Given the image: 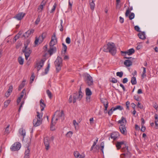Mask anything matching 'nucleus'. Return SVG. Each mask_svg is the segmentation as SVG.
<instances>
[{"instance_id":"1","label":"nucleus","mask_w":158,"mask_h":158,"mask_svg":"<svg viewBox=\"0 0 158 158\" xmlns=\"http://www.w3.org/2000/svg\"><path fill=\"white\" fill-rule=\"evenodd\" d=\"M103 51L106 52H109L113 55H115L117 52L114 44L110 42L108 43L107 45L104 46Z\"/></svg>"},{"instance_id":"2","label":"nucleus","mask_w":158,"mask_h":158,"mask_svg":"<svg viewBox=\"0 0 158 158\" xmlns=\"http://www.w3.org/2000/svg\"><path fill=\"white\" fill-rule=\"evenodd\" d=\"M56 72H58L61 69L62 65V60L61 58L58 56L54 62Z\"/></svg>"},{"instance_id":"3","label":"nucleus","mask_w":158,"mask_h":158,"mask_svg":"<svg viewBox=\"0 0 158 158\" xmlns=\"http://www.w3.org/2000/svg\"><path fill=\"white\" fill-rule=\"evenodd\" d=\"M22 52L24 53L26 60H27L31 53V50L29 48H27V45L25 44Z\"/></svg>"},{"instance_id":"4","label":"nucleus","mask_w":158,"mask_h":158,"mask_svg":"<svg viewBox=\"0 0 158 158\" xmlns=\"http://www.w3.org/2000/svg\"><path fill=\"white\" fill-rule=\"evenodd\" d=\"M84 77L86 83L88 85L91 86L93 84V81L92 77L88 74H85L84 75Z\"/></svg>"},{"instance_id":"5","label":"nucleus","mask_w":158,"mask_h":158,"mask_svg":"<svg viewBox=\"0 0 158 158\" xmlns=\"http://www.w3.org/2000/svg\"><path fill=\"white\" fill-rule=\"evenodd\" d=\"M55 115L56 116V121L59 119L61 121H62L64 119V114L62 110L61 111V112L59 111H56L55 113L54 116Z\"/></svg>"},{"instance_id":"6","label":"nucleus","mask_w":158,"mask_h":158,"mask_svg":"<svg viewBox=\"0 0 158 158\" xmlns=\"http://www.w3.org/2000/svg\"><path fill=\"white\" fill-rule=\"evenodd\" d=\"M46 35L45 33H43L42 35L39 37L38 38L36 37L35 41V44H40L43 42L44 39L46 37Z\"/></svg>"},{"instance_id":"7","label":"nucleus","mask_w":158,"mask_h":158,"mask_svg":"<svg viewBox=\"0 0 158 158\" xmlns=\"http://www.w3.org/2000/svg\"><path fill=\"white\" fill-rule=\"evenodd\" d=\"M21 147V144L19 142L15 143L10 147V149L12 151H16L19 150Z\"/></svg>"},{"instance_id":"8","label":"nucleus","mask_w":158,"mask_h":158,"mask_svg":"<svg viewBox=\"0 0 158 158\" xmlns=\"http://www.w3.org/2000/svg\"><path fill=\"white\" fill-rule=\"evenodd\" d=\"M25 15V14L23 12H20L16 14L13 18L18 20H21Z\"/></svg>"},{"instance_id":"9","label":"nucleus","mask_w":158,"mask_h":158,"mask_svg":"<svg viewBox=\"0 0 158 158\" xmlns=\"http://www.w3.org/2000/svg\"><path fill=\"white\" fill-rule=\"evenodd\" d=\"M49 139L48 137H46L44 139V143L45 147V149L47 150L49 149Z\"/></svg>"},{"instance_id":"10","label":"nucleus","mask_w":158,"mask_h":158,"mask_svg":"<svg viewBox=\"0 0 158 158\" xmlns=\"http://www.w3.org/2000/svg\"><path fill=\"white\" fill-rule=\"evenodd\" d=\"M42 119H38L35 118L33 121L34 126L37 127L40 125L42 123Z\"/></svg>"},{"instance_id":"11","label":"nucleus","mask_w":158,"mask_h":158,"mask_svg":"<svg viewBox=\"0 0 158 158\" xmlns=\"http://www.w3.org/2000/svg\"><path fill=\"white\" fill-rule=\"evenodd\" d=\"M57 43V39L56 35H54L53 37H52L51 40L50 42L49 45L50 46L54 47L55 45Z\"/></svg>"},{"instance_id":"12","label":"nucleus","mask_w":158,"mask_h":158,"mask_svg":"<svg viewBox=\"0 0 158 158\" xmlns=\"http://www.w3.org/2000/svg\"><path fill=\"white\" fill-rule=\"evenodd\" d=\"M44 61L42 60L41 61L36 63L35 67L36 68L37 70L39 71L44 65Z\"/></svg>"},{"instance_id":"13","label":"nucleus","mask_w":158,"mask_h":158,"mask_svg":"<svg viewBox=\"0 0 158 158\" xmlns=\"http://www.w3.org/2000/svg\"><path fill=\"white\" fill-rule=\"evenodd\" d=\"M119 129L121 133L124 135L127 134V131L126 128V125H120L119 127Z\"/></svg>"},{"instance_id":"14","label":"nucleus","mask_w":158,"mask_h":158,"mask_svg":"<svg viewBox=\"0 0 158 158\" xmlns=\"http://www.w3.org/2000/svg\"><path fill=\"white\" fill-rule=\"evenodd\" d=\"M34 31V30L33 29H31L28 30L27 32H25L23 35V36L25 38L29 37L31 35L33 34Z\"/></svg>"},{"instance_id":"15","label":"nucleus","mask_w":158,"mask_h":158,"mask_svg":"<svg viewBox=\"0 0 158 158\" xmlns=\"http://www.w3.org/2000/svg\"><path fill=\"white\" fill-rule=\"evenodd\" d=\"M56 51V48L55 47L50 46L49 50L48 51V52L50 56L52 55Z\"/></svg>"},{"instance_id":"16","label":"nucleus","mask_w":158,"mask_h":158,"mask_svg":"<svg viewBox=\"0 0 158 158\" xmlns=\"http://www.w3.org/2000/svg\"><path fill=\"white\" fill-rule=\"evenodd\" d=\"M119 136V133L117 132H114L112 133L110 136L111 138L113 140H115Z\"/></svg>"},{"instance_id":"17","label":"nucleus","mask_w":158,"mask_h":158,"mask_svg":"<svg viewBox=\"0 0 158 158\" xmlns=\"http://www.w3.org/2000/svg\"><path fill=\"white\" fill-rule=\"evenodd\" d=\"M127 122V121L126 118L123 116L121 117V119L118 121V123L120 124V125H126Z\"/></svg>"},{"instance_id":"18","label":"nucleus","mask_w":158,"mask_h":158,"mask_svg":"<svg viewBox=\"0 0 158 158\" xmlns=\"http://www.w3.org/2000/svg\"><path fill=\"white\" fill-rule=\"evenodd\" d=\"M30 151V148H29L28 146L27 147V149H26L24 158H29V153Z\"/></svg>"},{"instance_id":"19","label":"nucleus","mask_w":158,"mask_h":158,"mask_svg":"<svg viewBox=\"0 0 158 158\" xmlns=\"http://www.w3.org/2000/svg\"><path fill=\"white\" fill-rule=\"evenodd\" d=\"M13 89V88L12 85L10 86L7 92L5 94L6 97H8L10 95V93L12 91Z\"/></svg>"},{"instance_id":"20","label":"nucleus","mask_w":158,"mask_h":158,"mask_svg":"<svg viewBox=\"0 0 158 158\" xmlns=\"http://www.w3.org/2000/svg\"><path fill=\"white\" fill-rule=\"evenodd\" d=\"M139 38L143 40L146 39L145 34L144 32H140L138 34Z\"/></svg>"},{"instance_id":"21","label":"nucleus","mask_w":158,"mask_h":158,"mask_svg":"<svg viewBox=\"0 0 158 158\" xmlns=\"http://www.w3.org/2000/svg\"><path fill=\"white\" fill-rule=\"evenodd\" d=\"M74 155L76 158H85V156L80 155L77 151H75L74 152Z\"/></svg>"},{"instance_id":"22","label":"nucleus","mask_w":158,"mask_h":158,"mask_svg":"<svg viewBox=\"0 0 158 158\" xmlns=\"http://www.w3.org/2000/svg\"><path fill=\"white\" fill-rule=\"evenodd\" d=\"M124 64L127 67H130L132 65V62L129 60H127L124 61Z\"/></svg>"},{"instance_id":"23","label":"nucleus","mask_w":158,"mask_h":158,"mask_svg":"<svg viewBox=\"0 0 158 158\" xmlns=\"http://www.w3.org/2000/svg\"><path fill=\"white\" fill-rule=\"evenodd\" d=\"M40 105L41 107V111H43L44 110V108L45 107L46 105L44 103V101L43 99H41L40 101Z\"/></svg>"},{"instance_id":"24","label":"nucleus","mask_w":158,"mask_h":158,"mask_svg":"<svg viewBox=\"0 0 158 158\" xmlns=\"http://www.w3.org/2000/svg\"><path fill=\"white\" fill-rule=\"evenodd\" d=\"M124 144V141L117 142L116 143V146L117 149H119L122 147V146Z\"/></svg>"},{"instance_id":"25","label":"nucleus","mask_w":158,"mask_h":158,"mask_svg":"<svg viewBox=\"0 0 158 158\" xmlns=\"http://www.w3.org/2000/svg\"><path fill=\"white\" fill-rule=\"evenodd\" d=\"M94 0H89V3L91 9L94 10L95 7V4Z\"/></svg>"},{"instance_id":"26","label":"nucleus","mask_w":158,"mask_h":158,"mask_svg":"<svg viewBox=\"0 0 158 158\" xmlns=\"http://www.w3.org/2000/svg\"><path fill=\"white\" fill-rule=\"evenodd\" d=\"M45 5V3L42 2L41 4L40 5L38 8V10L39 12H41L43 10L44 6Z\"/></svg>"},{"instance_id":"27","label":"nucleus","mask_w":158,"mask_h":158,"mask_svg":"<svg viewBox=\"0 0 158 158\" xmlns=\"http://www.w3.org/2000/svg\"><path fill=\"white\" fill-rule=\"evenodd\" d=\"M133 10V7L132 6H130L128 7V9L126 10L125 13V16L126 17H127L128 16L129 14L130 13V11Z\"/></svg>"},{"instance_id":"28","label":"nucleus","mask_w":158,"mask_h":158,"mask_svg":"<svg viewBox=\"0 0 158 158\" xmlns=\"http://www.w3.org/2000/svg\"><path fill=\"white\" fill-rule=\"evenodd\" d=\"M19 131L20 135L23 136V139L24 136L26 135V132L25 130L23 129V128H21L19 129Z\"/></svg>"},{"instance_id":"29","label":"nucleus","mask_w":158,"mask_h":158,"mask_svg":"<svg viewBox=\"0 0 158 158\" xmlns=\"http://www.w3.org/2000/svg\"><path fill=\"white\" fill-rule=\"evenodd\" d=\"M83 93L81 91V87L80 88V90L79 91V93L78 94V100H80L82 98L83 95Z\"/></svg>"},{"instance_id":"30","label":"nucleus","mask_w":158,"mask_h":158,"mask_svg":"<svg viewBox=\"0 0 158 158\" xmlns=\"http://www.w3.org/2000/svg\"><path fill=\"white\" fill-rule=\"evenodd\" d=\"M134 52H135L134 49L133 48H131V49H130L128 50L127 51V54L128 55L130 56V55H132Z\"/></svg>"},{"instance_id":"31","label":"nucleus","mask_w":158,"mask_h":158,"mask_svg":"<svg viewBox=\"0 0 158 158\" xmlns=\"http://www.w3.org/2000/svg\"><path fill=\"white\" fill-rule=\"evenodd\" d=\"M73 102L75 103L76 102V101L77 99L78 100V93H76L74 94L73 96Z\"/></svg>"},{"instance_id":"32","label":"nucleus","mask_w":158,"mask_h":158,"mask_svg":"<svg viewBox=\"0 0 158 158\" xmlns=\"http://www.w3.org/2000/svg\"><path fill=\"white\" fill-rule=\"evenodd\" d=\"M85 93L86 96H90L92 94L90 89L89 88H86V89Z\"/></svg>"},{"instance_id":"33","label":"nucleus","mask_w":158,"mask_h":158,"mask_svg":"<svg viewBox=\"0 0 158 158\" xmlns=\"http://www.w3.org/2000/svg\"><path fill=\"white\" fill-rule=\"evenodd\" d=\"M26 81L25 80H23L22 81V83L19 85V88L18 90H20L25 86V82Z\"/></svg>"},{"instance_id":"34","label":"nucleus","mask_w":158,"mask_h":158,"mask_svg":"<svg viewBox=\"0 0 158 158\" xmlns=\"http://www.w3.org/2000/svg\"><path fill=\"white\" fill-rule=\"evenodd\" d=\"M113 111H115L117 110H122L123 109V108L121 106L118 105L116 106L115 107H113Z\"/></svg>"},{"instance_id":"35","label":"nucleus","mask_w":158,"mask_h":158,"mask_svg":"<svg viewBox=\"0 0 158 158\" xmlns=\"http://www.w3.org/2000/svg\"><path fill=\"white\" fill-rule=\"evenodd\" d=\"M131 82L132 85H134L136 84L137 81L136 78L135 77H132Z\"/></svg>"},{"instance_id":"36","label":"nucleus","mask_w":158,"mask_h":158,"mask_svg":"<svg viewBox=\"0 0 158 158\" xmlns=\"http://www.w3.org/2000/svg\"><path fill=\"white\" fill-rule=\"evenodd\" d=\"M18 60L19 64L21 65H23V64L24 59L21 56H19L18 58Z\"/></svg>"},{"instance_id":"37","label":"nucleus","mask_w":158,"mask_h":158,"mask_svg":"<svg viewBox=\"0 0 158 158\" xmlns=\"http://www.w3.org/2000/svg\"><path fill=\"white\" fill-rule=\"evenodd\" d=\"M25 143L26 144V145H27V147L28 146L29 147L30 146L31 143V139L29 138L27 139V140L25 142Z\"/></svg>"},{"instance_id":"38","label":"nucleus","mask_w":158,"mask_h":158,"mask_svg":"<svg viewBox=\"0 0 158 158\" xmlns=\"http://www.w3.org/2000/svg\"><path fill=\"white\" fill-rule=\"evenodd\" d=\"M43 114H40L39 112H37V118L38 119H42Z\"/></svg>"},{"instance_id":"39","label":"nucleus","mask_w":158,"mask_h":158,"mask_svg":"<svg viewBox=\"0 0 158 158\" xmlns=\"http://www.w3.org/2000/svg\"><path fill=\"white\" fill-rule=\"evenodd\" d=\"M10 102V100H7L5 101L4 102V107H6Z\"/></svg>"},{"instance_id":"40","label":"nucleus","mask_w":158,"mask_h":158,"mask_svg":"<svg viewBox=\"0 0 158 158\" xmlns=\"http://www.w3.org/2000/svg\"><path fill=\"white\" fill-rule=\"evenodd\" d=\"M46 92L48 97L50 99H51L52 98V94L51 92L48 89L47 90Z\"/></svg>"},{"instance_id":"41","label":"nucleus","mask_w":158,"mask_h":158,"mask_svg":"<svg viewBox=\"0 0 158 158\" xmlns=\"http://www.w3.org/2000/svg\"><path fill=\"white\" fill-rule=\"evenodd\" d=\"M123 73L122 71L120 72H117L116 73L117 76L119 77L120 78H121L123 77Z\"/></svg>"},{"instance_id":"42","label":"nucleus","mask_w":158,"mask_h":158,"mask_svg":"<svg viewBox=\"0 0 158 158\" xmlns=\"http://www.w3.org/2000/svg\"><path fill=\"white\" fill-rule=\"evenodd\" d=\"M23 94H21L20 96L19 97L18 99H17V102L18 104L21 102V100L23 97Z\"/></svg>"},{"instance_id":"43","label":"nucleus","mask_w":158,"mask_h":158,"mask_svg":"<svg viewBox=\"0 0 158 158\" xmlns=\"http://www.w3.org/2000/svg\"><path fill=\"white\" fill-rule=\"evenodd\" d=\"M134 14L133 13H131L129 16V18L130 20H131L134 18Z\"/></svg>"},{"instance_id":"44","label":"nucleus","mask_w":158,"mask_h":158,"mask_svg":"<svg viewBox=\"0 0 158 158\" xmlns=\"http://www.w3.org/2000/svg\"><path fill=\"white\" fill-rule=\"evenodd\" d=\"M40 17L39 16L37 18L36 21L35 22V24L37 25H38L39 22H40Z\"/></svg>"},{"instance_id":"45","label":"nucleus","mask_w":158,"mask_h":158,"mask_svg":"<svg viewBox=\"0 0 158 158\" xmlns=\"http://www.w3.org/2000/svg\"><path fill=\"white\" fill-rule=\"evenodd\" d=\"M35 78V76L34 75V73H32V74L31 77L30 79V83H31L34 81V79Z\"/></svg>"},{"instance_id":"46","label":"nucleus","mask_w":158,"mask_h":158,"mask_svg":"<svg viewBox=\"0 0 158 158\" xmlns=\"http://www.w3.org/2000/svg\"><path fill=\"white\" fill-rule=\"evenodd\" d=\"M63 23V20L62 19L60 20V31H63V26L62 25Z\"/></svg>"},{"instance_id":"47","label":"nucleus","mask_w":158,"mask_h":158,"mask_svg":"<svg viewBox=\"0 0 158 158\" xmlns=\"http://www.w3.org/2000/svg\"><path fill=\"white\" fill-rule=\"evenodd\" d=\"M56 4L55 3L53 6V7L50 11L51 13H52L55 10L56 8Z\"/></svg>"},{"instance_id":"48","label":"nucleus","mask_w":158,"mask_h":158,"mask_svg":"<svg viewBox=\"0 0 158 158\" xmlns=\"http://www.w3.org/2000/svg\"><path fill=\"white\" fill-rule=\"evenodd\" d=\"M50 66V64L49 63L48 64L47 67L46 68V69H45V73L46 74H47L48 73L49 71V70Z\"/></svg>"},{"instance_id":"49","label":"nucleus","mask_w":158,"mask_h":158,"mask_svg":"<svg viewBox=\"0 0 158 158\" xmlns=\"http://www.w3.org/2000/svg\"><path fill=\"white\" fill-rule=\"evenodd\" d=\"M20 35L18 34L14 38V40L15 42L16 40L18 39L20 37Z\"/></svg>"},{"instance_id":"50","label":"nucleus","mask_w":158,"mask_h":158,"mask_svg":"<svg viewBox=\"0 0 158 158\" xmlns=\"http://www.w3.org/2000/svg\"><path fill=\"white\" fill-rule=\"evenodd\" d=\"M125 147H123V148L122 149V150L123 152H128V147L127 146L125 145Z\"/></svg>"},{"instance_id":"51","label":"nucleus","mask_w":158,"mask_h":158,"mask_svg":"<svg viewBox=\"0 0 158 158\" xmlns=\"http://www.w3.org/2000/svg\"><path fill=\"white\" fill-rule=\"evenodd\" d=\"M73 123L74 125L75 126V129H76L77 127V126H78V123L76 122V121L75 120H74L73 121Z\"/></svg>"},{"instance_id":"52","label":"nucleus","mask_w":158,"mask_h":158,"mask_svg":"<svg viewBox=\"0 0 158 158\" xmlns=\"http://www.w3.org/2000/svg\"><path fill=\"white\" fill-rule=\"evenodd\" d=\"M10 127V125H8L5 129V133L8 134L9 133V128Z\"/></svg>"},{"instance_id":"53","label":"nucleus","mask_w":158,"mask_h":158,"mask_svg":"<svg viewBox=\"0 0 158 158\" xmlns=\"http://www.w3.org/2000/svg\"><path fill=\"white\" fill-rule=\"evenodd\" d=\"M73 132L71 131H69L66 134V135L68 137H70L72 136L73 134Z\"/></svg>"},{"instance_id":"54","label":"nucleus","mask_w":158,"mask_h":158,"mask_svg":"<svg viewBox=\"0 0 158 158\" xmlns=\"http://www.w3.org/2000/svg\"><path fill=\"white\" fill-rule=\"evenodd\" d=\"M111 81L113 83H116L118 81L117 79L113 77L111 78Z\"/></svg>"},{"instance_id":"55","label":"nucleus","mask_w":158,"mask_h":158,"mask_svg":"<svg viewBox=\"0 0 158 158\" xmlns=\"http://www.w3.org/2000/svg\"><path fill=\"white\" fill-rule=\"evenodd\" d=\"M62 44L64 49V51L65 53L66 52L67 47L66 46L64 43H62Z\"/></svg>"},{"instance_id":"56","label":"nucleus","mask_w":158,"mask_h":158,"mask_svg":"<svg viewBox=\"0 0 158 158\" xmlns=\"http://www.w3.org/2000/svg\"><path fill=\"white\" fill-rule=\"evenodd\" d=\"M66 42V43L69 44L70 43V39L69 37H67L65 40Z\"/></svg>"},{"instance_id":"57","label":"nucleus","mask_w":158,"mask_h":158,"mask_svg":"<svg viewBox=\"0 0 158 158\" xmlns=\"http://www.w3.org/2000/svg\"><path fill=\"white\" fill-rule=\"evenodd\" d=\"M101 101L103 103V104L104 105V104H106L107 103H108V101L106 99H102L101 100Z\"/></svg>"},{"instance_id":"58","label":"nucleus","mask_w":158,"mask_h":158,"mask_svg":"<svg viewBox=\"0 0 158 158\" xmlns=\"http://www.w3.org/2000/svg\"><path fill=\"white\" fill-rule=\"evenodd\" d=\"M135 29L138 32H140V31L139 30L140 28L138 26H136L135 27Z\"/></svg>"},{"instance_id":"59","label":"nucleus","mask_w":158,"mask_h":158,"mask_svg":"<svg viewBox=\"0 0 158 158\" xmlns=\"http://www.w3.org/2000/svg\"><path fill=\"white\" fill-rule=\"evenodd\" d=\"M127 51H121V53L123 56H125L126 55V54H127Z\"/></svg>"},{"instance_id":"60","label":"nucleus","mask_w":158,"mask_h":158,"mask_svg":"<svg viewBox=\"0 0 158 158\" xmlns=\"http://www.w3.org/2000/svg\"><path fill=\"white\" fill-rule=\"evenodd\" d=\"M113 111H113V109L112 107L110 110L108 111V114L110 115H111L112 114Z\"/></svg>"},{"instance_id":"61","label":"nucleus","mask_w":158,"mask_h":158,"mask_svg":"<svg viewBox=\"0 0 158 158\" xmlns=\"http://www.w3.org/2000/svg\"><path fill=\"white\" fill-rule=\"evenodd\" d=\"M137 105L138 106L140 109H142L143 108V105H141V103H140L139 102H138V104Z\"/></svg>"},{"instance_id":"62","label":"nucleus","mask_w":158,"mask_h":158,"mask_svg":"<svg viewBox=\"0 0 158 158\" xmlns=\"http://www.w3.org/2000/svg\"><path fill=\"white\" fill-rule=\"evenodd\" d=\"M128 81L127 78H125L123 79L122 82L123 84L126 83Z\"/></svg>"},{"instance_id":"63","label":"nucleus","mask_w":158,"mask_h":158,"mask_svg":"<svg viewBox=\"0 0 158 158\" xmlns=\"http://www.w3.org/2000/svg\"><path fill=\"white\" fill-rule=\"evenodd\" d=\"M90 96H87L86 97V101L88 102H90Z\"/></svg>"},{"instance_id":"64","label":"nucleus","mask_w":158,"mask_h":158,"mask_svg":"<svg viewBox=\"0 0 158 158\" xmlns=\"http://www.w3.org/2000/svg\"><path fill=\"white\" fill-rule=\"evenodd\" d=\"M146 129V128L143 125H142L141 130L142 132H144Z\"/></svg>"}]
</instances>
